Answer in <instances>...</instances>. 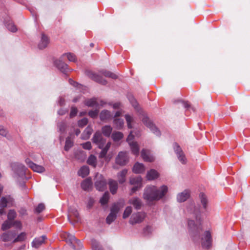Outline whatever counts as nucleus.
I'll list each match as a JSON object with an SVG mask.
<instances>
[{
	"mask_svg": "<svg viewBox=\"0 0 250 250\" xmlns=\"http://www.w3.org/2000/svg\"><path fill=\"white\" fill-rule=\"evenodd\" d=\"M59 131L61 133H63L65 132L66 125L65 122H61L59 123L57 125Z\"/></svg>",
	"mask_w": 250,
	"mask_h": 250,
	"instance_id": "nucleus-48",
	"label": "nucleus"
},
{
	"mask_svg": "<svg viewBox=\"0 0 250 250\" xmlns=\"http://www.w3.org/2000/svg\"><path fill=\"white\" fill-rule=\"evenodd\" d=\"M26 238V233L25 232H21L18 235L15 237L14 243L18 242H21L24 241Z\"/></svg>",
	"mask_w": 250,
	"mask_h": 250,
	"instance_id": "nucleus-45",
	"label": "nucleus"
},
{
	"mask_svg": "<svg viewBox=\"0 0 250 250\" xmlns=\"http://www.w3.org/2000/svg\"><path fill=\"white\" fill-rule=\"evenodd\" d=\"M91 246L93 250H103L100 244L96 240H91Z\"/></svg>",
	"mask_w": 250,
	"mask_h": 250,
	"instance_id": "nucleus-46",
	"label": "nucleus"
},
{
	"mask_svg": "<svg viewBox=\"0 0 250 250\" xmlns=\"http://www.w3.org/2000/svg\"><path fill=\"white\" fill-rule=\"evenodd\" d=\"M134 137L133 131H131L127 138L126 141L131 148L132 153L135 155H138L139 154V148L137 143L133 141Z\"/></svg>",
	"mask_w": 250,
	"mask_h": 250,
	"instance_id": "nucleus-8",
	"label": "nucleus"
},
{
	"mask_svg": "<svg viewBox=\"0 0 250 250\" xmlns=\"http://www.w3.org/2000/svg\"><path fill=\"white\" fill-rule=\"evenodd\" d=\"M83 148L85 149L90 150L91 148V144L90 142H87L82 144Z\"/></svg>",
	"mask_w": 250,
	"mask_h": 250,
	"instance_id": "nucleus-58",
	"label": "nucleus"
},
{
	"mask_svg": "<svg viewBox=\"0 0 250 250\" xmlns=\"http://www.w3.org/2000/svg\"><path fill=\"white\" fill-rule=\"evenodd\" d=\"M128 204L132 205L137 210L141 209L143 205L141 200L137 197L130 198L128 200Z\"/></svg>",
	"mask_w": 250,
	"mask_h": 250,
	"instance_id": "nucleus-18",
	"label": "nucleus"
},
{
	"mask_svg": "<svg viewBox=\"0 0 250 250\" xmlns=\"http://www.w3.org/2000/svg\"><path fill=\"white\" fill-rule=\"evenodd\" d=\"M12 226H13V221L7 220L3 223L1 226V229L2 230H5L10 229Z\"/></svg>",
	"mask_w": 250,
	"mask_h": 250,
	"instance_id": "nucleus-40",
	"label": "nucleus"
},
{
	"mask_svg": "<svg viewBox=\"0 0 250 250\" xmlns=\"http://www.w3.org/2000/svg\"><path fill=\"white\" fill-rule=\"evenodd\" d=\"M142 122L143 124L149 128L151 131L156 135H160V131L146 116H144L142 118Z\"/></svg>",
	"mask_w": 250,
	"mask_h": 250,
	"instance_id": "nucleus-13",
	"label": "nucleus"
},
{
	"mask_svg": "<svg viewBox=\"0 0 250 250\" xmlns=\"http://www.w3.org/2000/svg\"><path fill=\"white\" fill-rule=\"evenodd\" d=\"M112 130V128L110 125H105L102 128V133L106 137H109Z\"/></svg>",
	"mask_w": 250,
	"mask_h": 250,
	"instance_id": "nucleus-33",
	"label": "nucleus"
},
{
	"mask_svg": "<svg viewBox=\"0 0 250 250\" xmlns=\"http://www.w3.org/2000/svg\"><path fill=\"white\" fill-rule=\"evenodd\" d=\"M109 198V194L108 192H105L101 198L100 202L102 205H106L108 202Z\"/></svg>",
	"mask_w": 250,
	"mask_h": 250,
	"instance_id": "nucleus-39",
	"label": "nucleus"
},
{
	"mask_svg": "<svg viewBox=\"0 0 250 250\" xmlns=\"http://www.w3.org/2000/svg\"><path fill=\"white\" fill-rule=\"evenodd\" d=\"M67 243L75 250H80L83 248L81 242L77 239L75 237L69 233H65L63 234Z\"/></svg>",
	"mask_w": 250,
	"mask_h": 250,
	"instance_id": "nucleus-6",
	"label": "nucleus"
},
{
	"mask_svg": "<svg viewBox=\"0 0 250 250\" xmlns=\"http://www.w3.org/2000/svg\"><path fill=\"white\" fill-rule=\"evenodd\" d=\"M7 134V131L5 130L4 127L0 125V135L3 136H6Z\"/></svg>",
	"mask_w": 250,
	"mask_h": 250,
	"instance_id": "nucleus-60",
	"label": "nucleus"
},
{
	"mask_svg": "<svg viewBox=\"0 0 250 250\" xmlns=\"http://www.w3.org/2000/svg\"><path fill=\"white\" fill-rule=\"evenodd\" d=\"M111 137L114 141H118L123 138V134L121 132H114L112 134Z\"/></svg>",
	"mask_w": 250,
	"mask_h": 250,
	"instance_id": "nucleus-41",
	"label": "nucleus"
},
{
	"mask_svg": "<svg viewBox=\"0 0 250 250\" xmlns=\"http://www.w3.org/2000/svg\"><path fill=\"white\" fill-rule=\"evenodd\" d=\"M100 73L104 75V76L106 77L111 78L112 79H115L117 78V76L116 74L108 71L102 70L100 71Z\"/></svg>",
	"mask_w": 250,
	"mask_h": 250,
	"instance_id": "nucleus-44",
	"label": "nucleus"
},
{
	"mask_svg": "<svg viewBox=\"0 0 250 250\" xmlns=\"http://www.w3.org/2000/svg\"><path fill=\"white\" fill-rule=\"evenodd\" d=\"M73 146V142L71 140L70 137H68L65 141V144L64 146V150L65 151H68L71 147Z\"/></svg>",
	"mask_w": 250,
	"mask_h": 250,
	"instance_id": "nucleus-42",
	"label": "nucleus"
},
{
	"mask_svg": "<svg viewBox=\"0 0 250 250\" xmlns=\"http://www.w3.org/2000/svg\"><path fill=\"white\" fill-rule=\"evenodd\" d=\"M186 211L195 219L196 222L193 220H188V232L194 241H199L200 233L202 231L199 206L191 202L187 206Z\"/></svg>",
	"mask_w": 250,
	"mask_h": 250,
	"instance_id": "nucleus-1",
	"label": "nucleus"
},
{
	"mask_svg": "<svg viewBox=\"0 0 250 250\" xmlns=\"http://www.w3.org/2000/svg\"><path fill=\"white\" fill-rule=\"evenodd\" d=\"M108 185L111 193L112 194H115L117 192L118 187L117 182L114 180L110 179L108 181Z\"/></svg>",
	"mask_w": 250,
	"mask_h": 250,
	"instance_id": "nucleus-26",
	"label": "nucleus"
},
{
	"mask_svg": "<svg viewBox=\"0 0 250 250\" xmlns=\"http://www.w3.org/2000/svg\"><path fill=\"white\" fill-rule=\"evenodd\" d=\"M92 132V129L90 126H87L82 135V138L85 140L87 139L91 134Z\"/></svg>",
	"mask_w": 250,
	"mask_h": 250,
	"instance_id": "nucleus-38",
	"label": "nucleus"
},
{
	"mask_svg": "<svg viewBox=\"0 0 250 250\" xmlns=\"http://www.w3.org/2000/svg\"><path fill=\"white\" fill-rule=\"evenodd\" d=\"M46 236L42 235L40 237L35 238L32 242V246L35 248H38L44 243Z\"/></svg>",
	"mask_w": 250,
	"mask_h": 250,
	"instance_id": "nucleus-20",
	"label": "nucleus"
},
{
	"mask_svg": "<svg viewBox=\"0 0 250 250\" xmlns=\"http://www.w3.org/2000/svg\"><path fill=\"white\" fill-rule=\"evenodd\" d=\"M142 179L141 176L131 177L129 179V183L133 186H142Z\"/></svg>",
	"mask_w": 250,
	"mask_h": 250,
	"instance_id": "nucleus-28",
	"label": "nucleus"
},
{
	"mask_svg": "<svg viewBox=\"0 0 250 250\" xmlns=\"http://www.w3.org/2000/svg\"><path fill=\"white\" fill-rule=\"evenodd\" d=\"M65 100L63 97H60L58 101V104L60 106H62L64 104Z\"/></svg>",
	"mask_w": 250,
	"mask_h": 250,
	"instance_id": "nucleus-64",
	"label": "nucleus"
},
{
	"mask_svg": "<svg viewBox=\"0 0 250 250\" xmlns=\"http://www.w3.org/2000/svg\"><path fill=\"white\" fill-rule=\"evenodd\" d=\"M89 173V169L88 166L82 167L78 171V175L82 177H85Z\"/></svg>",
	"mask_w": 250,
	"mask_h": 250,
	"instance_id": "nucleus-30",
	"label": "nucleus"
},
{
	"mask_svg": "<svg viewBox=\"0 0 250 250\" xmlns=\"http://www.w3.org/2000/svg\"><path fill=\"white\" fill-rule=\"evenodd\" d=\"M44 208L45 207L44 204L42 203L39 204L35 208V211L38 213H40V212L43 210Z\"/></svg>",
	"mask_w": 250,
	"mask_h": 250,
	"instance_id": "nucleus-56",
	"label": "nucleus"
},
{
	"mask_svg": "<svg viewBox=\"0 0 250 250\" xmlns=\"http://www.w3.org/2000/svg\"><path fill=\"white\" fill-rule=\"evenodd\" d=\"M25 162L35 172L42 173L45 171V168L43 167L34 163L29 158H26Z\"/></svg>",
	"mask_w": 250,
	"mask_h": 250,
	"instance_id": "nucleus-15",
	"label": "nucleus"
},
{
	"mask_svg": "<svg viewBox=\"0 0 250 250\" xmlns=\"http://www.w3.org/2000/svg\"><path fill=\"white\" fill-rule=\"evenodd\" d=\"M61 58L62 60H65V58H67L69 61L73 62H75L76 60L75 55L71 53L63 54L61 57Z\"/></svg>",
	"mask_w": 250,
	"mask_h": 250,
	"instance_id": "nucleus-35",
	"label": "nucleus"
},
{
	"mask_svg": "<svg viewBox=\"0 0 250 250\" xmlns=\"http://www.w3.org/2000/svg\"><path fill=\"white\" fill-rule=\"evenodd\" d=\"M128 161L127 154L125 152H120L116 158V162L120 165H125Z\"/></svg>",
	"mask_w": 250,
	"mask_h": 250,
	"instance_id": "nucleus-17",
	"label": "nucleus"
},
{
	"mask_svg": "<svg viewBox=\"0 0 250 250\" xmlns=\"http://www.w3.org/2000/svg\"><path fill=\"white\" fill-rule=\"evenodd\" d=\"M132 170L135 173H141L145 171V167L143 164L137 162L134 165Z\"/></svg>",
	"mask_w": 250,
	"mask_h": 250,
	"instance_id": "nucleus-27",
	"label": "nucleus"
},
{
	"mask_svg": "<svg viewBox=\"0 0 250 250\" xmlns=\"http://www.w3.org/2000/svg\"><path fill=\"white\" fill-rule=\"evenodd\" d=\"M125 117L126 120L128 127L129 128H132L133 127L132 125V123L133 122L132 117L128 114H126Z\"/></svg>",
	"mask_w": 250,
	"mask_h": 250,
	"instance_id": "nucleus-51",
	"label": "nucleus"
},
{
	"mask_svg": "<svg viewBox=\"0 0 250 250\" xmlns=\"http://www.w3.org/2000/svg\"><path fill=\"white\" fill-rule=\"evenodd\" d=\"M99 114V110L95 109L94 110H90L88 112V115L92 118H96L97 117Z\"/></svg>",
	"mask_w": 250,
	"mask_h": 250,
	"instance_id": "nucleus-53",
	"label": "nucleus"
},
{
	"mask_svg": "<svg viewBox=\"0 0 250 250\" xmlns=\"http://www.w3.org/2000/svg\"><path fill=\"white\" fill-rule=\"evenodd\" d=\"M106 181L101 174H97L95 182L96 188L99 191H104L106 188Z\"/></svg>",
	"mask_w": 250,
	"mask_h": 250,
	"instance_id": "nucleus-9",
	"label": "nucleus"
},
{
	"mask_svg": "<svg viewBox=\"0 0 250 250\" xmlns=\"http://www.w3.org/2000/svg\"><path fill=\"white\" fill-rule=\"evenodd\" d=\"M114 125L117 129H121L124 126V120L121 118L114 119Z\"/></svg>",
	"mask_w": 250,
	"mask_h": 250,
	"instance_id": "nucleus-36",
	"label": "nucleus"
},
{
	"mask_svg": "<svg viewBox=\"0 0 250 250\" xmlns=\"http://www.w3.org/2000/svg\"><path fill=\"white\" fill-rule=\"evenodd\" d=\"M112 117L111 112L107 110H104L101 111L100 114V120L102 121H106L110 120Z\"/></svg>",
	"mask_w": 250,
	"mask_h": 250,
	"instance_id": "nucleus-25",
	"label": "nucleus"
},
{
	"mask_svg": "<svg viewBox=\"0 0 250 250\" xmlns=\"http://www.w3.org/2000/svg\"><path fill=\"white\" fill-rule=\"evenodd\" d=\"M7 28L11 32H15L17 30L16 26L11 21H8L5 23Z\"/></svg>",
	"mask_w": 250,
	"mask_h": 250,
	"instance_id": "nucleus-43",
	"label": "nucleus"
},
{
	"mask_svg": "<svg viewBox=\"0 0 250 250\" xmlns=\"http://www.w3.org/2000/svg\"><path fill=\"white\" fill-rule=\"evenodd\" d=\"M3 187L0 185V195L3 191ZM13 203V198L10 196H6L1 198L0 201V214L1 215L5 214L3 208L8 206L12 205Z\"/></svg>",
	"mask_w": 250,
	"mask_h": 250,
	"instance_id": "nucleus-7",
	"label": "nucleus"
},
{
	"mask_svg": "<svg viewBox=\"0 0 250 250\" xmlns=\"http://www.w3.org/2000/svg\"><path fill=\"white\" fill-rule=\"evenodd\" d=\"M88 123V119L87 118H84L80 120H79L78 122V126L80 127H83Z\"/></svg>",
	"mask_w": 250,
	"mask_h": 250,
	"instance_id": "nucleus-54",
	"label": "nucleus"
},
{
	"mask_svg": "<svg viewBox=\"0 0 250 250\" xmlns=\"http://www.w3.org/2000/svg\"><path fill=\"white\" fill-rule=\"evenodd\" d=\"M61 58L60 60H56L55 62V64L62 73L65 74L67 72L68 66L64 63Z\"/></svg>",
	"mask_w": 250,
	"mask_h": 250,
	"instance_id": "nucleus-19",
	"label": "nucleus"
},
{
	"mask_svg": "<svg viewBox=\"0 0 250 250\" xmlns=\"http://www.w3.org/2000/svg\"><path fill=\"white\" fill-rule=\"evenodd\" d=\"M159 176V173L158 172L153 169H150L147 172L146 178L148 180H153L157 178Z\"/></svg>",
	"mask_w": 250,
	"mask_h": 250,
	"instance_id": "nucleus-29",
	"label": "nucleus"
},
{
	"mask_svg": "<svg viewBox=\"0 0 250 250\" xmlns=\"http://www.w3.org/2000/svg\"><path fill=\"white\" fill-rule=\"evenodd\" d=\"M142 186H134V187L131 189V194H132L137 190H138L139 188L142 187Z\"/></svg>",
	"mask_w": 250,
	"mask_h": 250,
	"instance_id": "nucleus-61",
	"label": "nucleus"
},
{
	"mask_svg": "<svg viewBox=\"0 0 250 250\" xmlns=\"http://www.w3.org/2000/svg\"><path fill=\"white\" fill-rule=\"evenodd\" d=\"M146 217V214L144 212H138L132 215L129 220L131 224H135L141 223Z\"/></svg>",
	"mask_w": 250,
	"mask_h": 250,
	"instance_id": "nucleus-12",
	"label": "nucleus"
},
{
	"mask_svg": "<svg viewBox=\"0 0 250 250\" xmlns=\"http://www.w3.org/2000/svg\"><path fill=\"white\" fill-rule=\"evenodd\" d=\"M168 191V187L163 185L159 188L155 186H146L143 194L144 199L148 203L158 201L165 197Z\"/></svg>",
	"mask_w": 250,
	"mask_h": 250,
	"instance_id": "nucleus-2",
	"label": "nucleus"
},
{
	"mask_svg": "<svg viewBox=\"0 0 250 250\" xmlns=\"http://www.w3.org/2000/svg\"><path fill=\"white\" fill-rule=\"evenodd\" d=\"M49 43V38L44 34H42L41 39L39 43L38 47L40 49H43L47 47Z\"/></svg>",
	"mask_w": 250,
	"mask_h": 250,
	"instance_id": "nucleus-22",
	"label": "nucleus"
},
{
	"mask_svg": "<svg viewBox=\"0 0 250 250\" xmlns=\"http://www.w3.org/2000/svg\"><path fill=\"white\" fill-rule=\"evenodd\" d=\"M125 205V202L123 200H120L118 202L114 203L110 209V212L107 216L106 221L108 224H110L117 218V214Z\"/></svg>",
	"mask_w": 250,
	"mask_h": 250,
	"instance_id": "nucleus-4",
	"label": "nucleus"
},
{
	"mask_svg": "<svg viewBox=\"0 0 250 250\" xmlns=\"http://www.w3.org/2000/svg\"><path fill=\"white\" fill-rule=\"evenodd\" d=\"M127 169H124L118 174V178L119 183L123 184L125 182V176L127 174Z\"/></svg>",
	"mask_w": 250,
	"mask_h": 250,
	"instance_id": "nucleus-32",
	"label": "nucleus"
},
{
	"mask_svg": "<svg viewBox=\"0 0 250 250\" xmlns=\"http://www.w3.org/2000/svg\"><path fill=\"white\" fill-rule=\"evenodd\" d=\"M141 156L144 161L151 162L154 160V156L150 154L149 150L143 149L141 151Z\"/></svg>",
	"mask_w": 250,
	"mask_h": 250,
	"instance_id": "nucleus-21",
	"label": "nucleus"
},
{
	"mask_svg": "<svg viewBox=\"0 0 250 250\" xmlns=\"http://www.w3.org/2000/svg\"><path fill=\"white\" fill-rule=\"evenodd\" d=\"M86 75L92 80L99 83H101L103 85H105L107 83V82L100 75H97L92 71H87Z\"/></svg>",
	"mask_w": 250,
	"mask_h": 250,
	"instance_id": "nucleus-16",
	"label": "nucleus"
},
{
	"mask_svg": "<svg viewBox=\"0 0 250 250\" xmlns=\"http://www.w3.org/2000/svg\"><path fill=\"white\" fill-rule=\"evenodd\" d=\"M78 112L77 108L75 106H72L70 113V117L71 118L75 117Z\"/></svg>",
	"mask_w": 250,
	"mask_h": 250,
	"instance_id": "nucleus-57",
	"label": "nucleus"
},
{
	"mask_svg": "<svg viewBox=\"0 0 250 250\" xmlns=\"http://www.w3.org/2000/svg\"><path fill=\"white\" fill-rule=\"evenodd\" d=\"M177 102L181 105L182 106L185 108H188L189 106V104L187 102H185L182 100H179L177 101Z\"/></svg>",
	"mask_w": 250,
	"mask_h": 250,
	"instance_id": "nucleus-59",
	"label": "nucleus"
},
{
	"mask_svg": "<svg viewBox=\"0 0 250 250\" xmlns=\"http://www.w3.org/2000/svg\"><path fill=\"white\" fill-rule=\"evenodd\" d=\"M189 196V193L188 190L179 193L177 196V199L179 202H183L186 201Z\"/></svg>",
	"mask_w": 250,
	"mask_h": 250,
	"instance_id": "nucleus-24",
	"label": "nucleus"
},
{
	"mask_svg": "<svg viewBox=\"0 0 250 250\" xmlns=\"http://www.w3.org/2000/svg\"><path fill=\"white\" fill-rule=\"evenodd\" d=\"M91 246L93 250H103L100 244L96 240H91Z\"/></svg>",
	"mask_w": 250,
	"mask_h": 250,
	"instance_id": "nucleus-47",
	"label": "nucleus"
},
{
	"mask_svg": "<svg viewBox=\"0 0 250 250\" xmlns=\"http://www.w3.org/2000/svg\"><path fill=\"white\" fill-rule=\"evenodd\" d=\"M201 203L203 207V208L206 209L207 207L208 200L207 196L203 193H201L199 195Z\"/></svg>",
	"mask_w": 250,
	"mask_h": 250,
	"instance_id": "nucleus-34",
	"label": "nucleus"
},
{
	"mask_svg": "<svg viewBox=\"0 0 250 250\" xmlns=\"http://www.w3.org/2000/svg\"><path fill=\"white\" fill-rule=\"evenodd\" d=\"M202 246L205 249H208L211 245V236L210 232L206 231L204 232V236L202 237Z\"/></svg>",
	"mask_w": 250,
	"mask_h": 250,
	"instance_id": "nucleus-14",
	"label": "nucleus"
},
{
	"mask_svg": "<svg viewBox=\"0 0 250 250\" xmlns=\"http://www.w3.org/2000/svg\"><path fill=\"white\" fill-rule=\"evenodd\" d=\"M84 104L88 107L97 106L98 105L96 99L95 98L85 100L84 102Z\"/></svg>",
	"mask_w": 250,
	"mask_h": 250,
	"instance_id": "nucleus-31",
	"label": "nucleus"
},
{
	"mask_svg": "<svg viewBox=\"0 0 250 250\" xmlns=\"http://www.w3.org/2000/svg\"><path fill=\"white\" fill-rule=\"evenodd\" d=\"M128 100L131 103V104L132 105V106L135 108L136 110H138V103L136 100L135 99L133 96L132 95H129L128 97Z\"/></svg>",
	"mask_w": 250,
	"mask_h": 250,
	"instance_id": "nucleus-50",
	"label": "nucleus"
},
{
	"mask_svg": "<svg viewBox=\"0 0 250 250\" xmlns=\"http://www.w3.org/2000/svg\"><path fill=\"white\" fill-rule=\"evenodd\" d=\"M11 167L15 173V176L17 179L25 178L27 168L23 164L19 163H13L11 164Z\"/></svg>",
	"mask_w": 250,
	"mask_h": 250,
	"instance_id": "nucleus-5",
	"label": "nucleus"
},
{
	"mask_svg": "<svg viewBox=\"0 0 250 250\" xmlns=\"http://www.w3.org/2000/svg\"><path fill=\"white\" fill-rule=\"evenodd\" d=\"M69 82L70 84L73 85L74 86H75L76 87H77V88H78L79 89H83V85H82L80 84H79L78 83H77V82L74 81L73 80H72L71 79H70L69 81Z\"/></svg>",
	"mask_w": 250,
	"mask_h": 250,
	"instance_id": "nucleus-55",
	"label": "nucleus"
},
{
	"mask_svg": "<svg viewBox=\"0 0 250 250\" xmlns=\"http://www.w3.org/2000/svg\"><path fill=\"white\" fill-rule=\"evenodd\" d=\"M16 230H10L3 233L0 235V239L4 242H12L14 243L15 237L17 236Z\"/></svg>",
	"mask_w": 250,
	"mask_h": 250,
	"instance_id": "nucleus-11",
	"label": "nucleus"
},
{
	"mask_svg": "<svg viewBox=\"0 0 250 250\" xmlns=\"http://www.w3.org/2000/svg\"><path fill=\"white\" fill-rule=\"evenodd\" d=\"M81 187L85 191L91 190L92 187V183L91 179L87 178L84 180L81 183Z\"/></svg>",
	"mask_w": 250,
	"mask_h": 250,
	"instance_id": "nucleus-23",
	"label": "nucleus"
},
{
	"mask_svg": "<svg viewBox=\"0 0 250 250\" xmlns=\"http://www.w3.org/2000/svg\"><path fill=\"white\" fill-rule=\"evenodd\" d=\"M92 141L93 142L96 144L100 148L102 149L99 154V158H104L107 162H108L109 161V159H108L106 156V154L111 146V143L108 142L104 146L105 140L103 138L102 135L100 132H96L94 134L92 138Z\"/></svg>",
	"mask_w": 250,
	"mask_h": 250,
	"instance_id": "nucleus-3",
	"label": "nucleus"
},
{
	"mask_svg": "<svg viewBox=\"0 0 250 250\" xmlns=\"http://www.w3.org/2000/svg\"><path fill=\"white\" fill-rule=\"evenodd\" d=\"M173 147L179 161L182 164H185L187 163V159L181 147L176 143L173 144Z\"/></svg>",
	"mask_w": 250,
	"mask_h": 250,
	"instance_id": "nucleus-10",
	"label": "nucleus"
},
{
	"mask_svg": "<svg viewBox=\"0 0 250 250\" xmlns=\"http://www.w3.org/2000/svg\"><path fill=\"white\" fill-rule=\"evenodd\" d=\"M67 112L68 109H61L58 111V113L60 115H62L65 114Z\"/></svg>",
	"mask_w": 250,
	"mask_h": 250,
	"instance_id": "nucleus-63",
	"label": "nucleus"
},
{
	"mask_svg": "<svg viewBox=\"0 0 250 250\" xmlns=\"http://www.w3.org/2000/svg\"><path fill=\"white\" fill-rule=\"evenodd\" d=\"M132 209L131 207H130V206L127 207L125 208V209L123 215V218L125 219V218H127V217H128L129 216V215L131 214V213H132Z\"/></svg>",
	"mask_w": 250,
	"mask_h": 250,
	"instance_id": "nucleus-49",
	"label": "nucleus"
},
{
	"mask_svg": "<svg viewBox=\"0 0 250 250\" xmlns=\"http://www.w3.org/2000/svg\"><path fill=\"white\" fill-rule=\"evenodd\" d=\"M13 226H15L17 228L21 229V224L20 221H16L13 222Z\"/></svg>",
	"mask_w": 250,
	"mask_h": 250,
	"instance_id": "nucleus-62",
	"label": "nucleus"
},
{
	"mask_svg": "<svg viewBox=\"0 0 250 250\" xmlns=\"http://www.w3.org/2000/svg\"><path fill=\"white\" fill-rule=\"evenodd\" d=\"M87 163L88 165L95 167L97 165L96 157L93 155H90L87 160Z\"/></svg>",
	"mask_w": 250,
	"mask_h": 250,
	"instance_id": "nucleus-37",
	"label": "nucleus"
},
{
	"mask_svg": "<svg viewBox=\"0 0 250 250\" xmlns=\"http://www.w3.org/2000/svg\"><path fill=\"white\" fill-rule=\"evenodd\" d=\"M16 217V212L14 210H10L7 214L8 220L13 221Z\"/></svg>",
	"mask_w": 250,
	"mask_h": 250,
	"instance_id": "nucleus-52",
	"label": "nucleus"
}]
</instances>
